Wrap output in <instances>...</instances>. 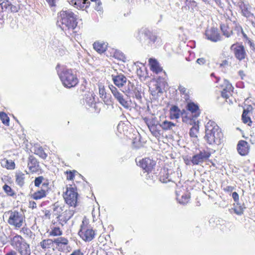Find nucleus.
Returning a JSON list of instances; mask_svg holds the SVG:
<instances>
[{"label": "nucleus", "instance_id": "1", "mask_svg": "<svg viewBox=\"0 0 255 255\" xmlns=\"http://www.w3.org/2000/svg\"><path fill=\"white\" fill-rule=\"evenodd\" d=\"M76 15L69 9L62 10L58 15L57 25L63 30H73L77 24Z\"/></svg>", "mask_w": 255, "mask_h": 255}, {"label": "nucleus", "instance_id": "2", "mask_svg": "<svg viewBox=\"0 0 255 255\" xmlns=\"http://www.w3.org/2000/svg\"><path fill=\"white\" fill-rule=\"evenodd\" d=\"M205 140L209 144L219 145L222 142L223 134L219 126L213 121H209L206 125Z\"/></svg>", "mask_w": 255, "mask_h": 255}, {"label": "nucleus", "instance_id": "3", "mask_svg": "<svg viewBox=\"0 0 255 255\" xmlns=\"http://www.w3.org/2000/svg\"><path fill=\"white\" fill-rule=\"evenodd\" d=\"M58 75L63 85L65 87L69 88L74 87L79 82L76 74L72 69H64Z\"/></svg>", "mask_w": 255, "mask_h": 255}, {"label": "nucleus", "instance_id": "4", "mask_svg": "<svg viewBox=\"0 0 255 255\" xmlns=\"http://www.w3.org/2000/svg\"><path fill=\"white\" fill-rule=\"evenodd\" d=\"M11 245L20 255H31L30 246L19 235L15 236L11 241Z\"/></svg>", "mask_w": 255, "mask_h": 255}, {"label": "nucleus", "instance_id": "5", "mask_svg": "<svg viewBox=\"0 0 255 255\" xmlns=\"http://www.w3.org/2000/svg\"><path fill=\"white\" fill-rule=\"evenodd\" d=\"M138 37L140 43L144 47L152 46L157 38L156 35L145 28L140 29Z\"/></svg>", "mask_w": 255, "mask_h": 255}, {"label": "nucleus", "instance_id": "6", "mask_svg": "<svg viewBox=\"0 0 255 255\" xmlns=\"http://www.w3.org/2000/svg\"><path fill=\"white\" fill-rule=\"evenodd\" d=\"M187 109L190 113H188L185 116H183V122L190 125L196 123L195 119L200 115L198 106L193 103H190L187 104Z\"/></svg>", "mask_w": 255, "mask_h": 255}, {"label": "nucleus", "instance_id": "7", "mask_svg": "<svg viewBox=\"0 0 255 255\" xmlns=\"http://www.w3.org/2000/svg\"><path fill=\"white\" fill-rule=\"evenodd\" d=\"M7 214L9 215L7 223L13 226L16 228H20L25 220V216L21 212L17 211H9Z\"/></svg>", "mask_w": 255, "mask_h": 255}, {"label": "nucleus", "instance_id": "8", "mask_svg": "<svg viewBox=\"0 0 255 255\" xmlns=\"http://www.w3.org/2000/svg\"><path fill=\"white\" fill-rule=\"evenodd\" d=\"M78 193L75 189L70 186L67 188L64 193V198L66 203L71 207H75L77 204Z\"/></svg>", "mask_w": 255, "mask_h": 255}, {"label": "nucleus", "instance_id": "9", "mask_svg": "<svg viewBox=\"0 0 255 255\" xmlns=\"http://www.w3.org/2000/svg\"><path fill=\"white\" fill-rule=\"evenodd\" d=\"M78 234L81 238L86 242L92 241L95 235L94 230L90 227L85 225L83 222L81 226V229Z\"/></svg>", "mask_w": 255, "mask_h": 255}, {"label": "nucleus", "instance_id": "10", "mask_svg": "<svg viewBox=\"0 0 255 255\" xmlns=\"http://www.w3.org/2000/svg\"><path fill=\"white\" fill-rule=\"evenodd\" d=\"M109 87L114 98L121 105L127 109H128L129 108V104L128 101L124 98L123 94L120 93L114 86L111 85Z\"/></svg>", "mask_w": 255, "mask_h": 255}, {"label": "nucleus", "instance_id": "11", "mask_svg": "<svg viewBox=\"0 0 255 255\" xmlns=\"http://www.w3.org/2000/svg\"><path fill=\"white\" fill-rule=\"evenodd\" d=\"M210 155V153L208 151L205 150L200 151L199 153L195 154L192 157V164H200L206 161Z\"/></svg>", "mask_w": 255, "mask_h": 255}, {"label": "nucleus", "instance_id": "12", "mask_svg": "<svg viewBox=\"0 0 255 255\" xmlns=\"http://www.w3.org/2000/svg\"><path fill=\"white\" fill-rule=\"evenodd\" d=\"M231 49L233 51L235 57L240 61L244 59L247 56L245 47L242 45L233 44Z\"/></svg>", "mask_w": 255, "mask_h": 255}, {"label": "nucleus", "instance_id": "13", "mask_svg": "<svg viewBox=\"0 0 255 255\" xmlns=\"http://www.w3.org/2000/svg\"><path fill=\"white\" fill-rule=\"evenodd\" d=\"M205 35L207 39L212 42H216L221 39V36L218 29L214 27L207 29L205 32Z\"/></svg>", "mask_w": 255, "mask_h": 255}, {"label": "nucleus", "instance_id": "14", "mask_svg": "<svg viewBox=\"0 0 255 255\" xmlns=\"http://www.w3.org/2000/svg\"><path fill=\"white\" fill-rule=\"evenodd\" d=\"M53 242H54L59 251L62 252L70 251V247L67 246L69 243L67 239L64 237H59L54 239Z\"/></svg>", "mask_w": 255, "mask_h": 255}, {"label": "nucleus", "instance_id": "15", "mask_svg": "<svg viewBox=\"0 0 255 255\" xmlns=\"http://www.w3.org/2000/svg\"><path fill=\"white\" fill-rule=\"evenodd\" d=\"M137 164L143 169L145 170V171L149 172L153 168L155 165V162L149 158H145L139 160Z\"/></svg>", "mask_w": 255, "mask_h": 255}, {"label": "nucleus", "instance_id": "16", "mask_svg": "<svg viewBox=\"0 0 255 255\" xmlns=\"http://www.w3.org/2000/svg\"><path fill=\"white\" fill-rule=\"evenodd\" d=\"M27 166L31 172H37L40 170L39 162L33 155H30L28 158Z\"/></svg>", "mask_w": 255, "mask_h": 255}, {"label": "nucleus", "instance_id": "17", "mask_svg": "<svg viewBox=\"0 0 255 255\" xmlns=\"http://www.w3.org/2000/svg\"><path fill=\"white\" fill-rule=\"evenodd\" d=\"M250 147L249 143L245 140H240L237 145L238 153L242 156L247 155L250 151Z\"/></svg>", "mask_w": 255, "mask_h": 255}, {"label": "nucleus", "instance_id": "18", "mask_svg": "<svg viewBox=\"0 0 255 255\" xmlns=\"http://www.w3.org/2000/svg\"><path fill=\"white\" fill-rule=\"evenodd\" d=\"M112 79L114 84L119 88L122 87L127 82V78L122 74L117 75H113Z\"/></svg>", "mask_w": 255, "mask_h": 255}, {"label": "nucleus", "instance_id": "19", "mask_svg": "<svg viewBox=\"0 0 255 255\" xmlns=\"http://www.w3.org/2000/svg\"><path fill=\"white\" fill-rule=\"evenodd\" d=\"M179 190L176 191V198L179 201V202L181 204H185L188 202L190 195L188 193H184L183 194H180L181 189H179Z\"/></svg>", "mask_w": 255, "mask_h": 255}, {"label": "nucleus", "instance_id": "20", "mask_svg": "<svg viewBox=\"0 0 255 255\" xmlns=\"http://www.w3.org/2000/svg\"><path fill=\"white\" fill-rule=\"evenodd\" d=\"M225 83L226 86L222 91L221 95L223 97L227 99L229 98L230 95H231V92L233 91V87L227 80H225Z\"/></svg>", "mask_w": 255, "mask_h": 255}, {"label": "nucleus", "instance_id": "21", "mask_svg": "<svg viewBox=\"0 0 255 255\" xmlns=\"http://www.w3.org/2000/svg\"><path fill=\"white\" fill-rule=\"evenodd\" d=\"M68 1L70 4L80 8L84 7L85 4H87L86 7H87L90 4V1L88 0H68Z\"/></svg>", "mask_w": 255, "mask_h": 255}, {"label": "nucleus", "instance_id": "22", "mask_svg": "<svg viewBox=\"0 0 255 255\" xmlns=\"http://www.w3.org/2000/svg\"><path fill=\"white\" fill-rule=\"evenodd\" d=\"M238 4L242 11V14L246 17H249L251 15V12L249 10V6L242 1H241L238 3Z\"/></svg>", "mask_w": 255, "mask_h": 255}, {"label": "nucleus", "instance_id": "23", "mask_svg": "<svg viewBox=\"0 0 255 255\" xmlns=\"http://www.w3.org/2000/svg\"><path fill=\"white\" fill-rule=\"evenodd\" d=\"M93 47L98 52L101 53L106 50L107 44L103 42H95L93 44Z\"/></svg>", "mask_w": 255, "mask_h": 255}, {"label": "nucleus", "instance_id": "24", "mask_svg": "<svg viewBox=\"0 0 255 255\" xmlns=\"http://www.w3.org/2000/svg\"><path fill=\"white\" fill-rule=\"evenodd\" d=\"M15 182L20 187L23 186L25 178V174L21 172H18L15 174Z\"/></svg>", "mask_w": 255, "mask_h": 255}, {"label": "nucleus", "instance_id": "25", "mask_svg": "<svg viewBox=\"0 0 255 255\" xmlns=\"http://www.w3.org/2000/svg\"><path fill=\"white\" fill-rule=\"evenodd\" d=\"M54 242L51 239H45L40 243V246L42 249L46 250L50 249L53 247Z\"/></svg>", "mask_w": 255, "mask_h": 255}, {"label": "nucleus", "instance_id": "26", "mask_svg": "<svg viewBox=\"0 0 255 255\" xmlns=\"http://www.w3.org/2000/svg\"><path fill=\"white\" fill-rule=\"evenodd\" d=\"M149 62L151 65V69L156 73H158L162 71V68L159 66L158 63L154 59H149Z\"/></svg>", "mask_w": 255, "mask_h": 255}, {"label": "nucleus", "instance_id": "27", "mask_svg": "<svg viewBox=\"0 0 255 255\" xmlns=\"http://www.w3.org/2000/svg\"><path fill=\"white\" fill-rule=\"evenodd\" d=\"M1 165L8 169H13L15 167V163L12 160L3 159L0 161Z\"/></svg>", "mask_w": 255, "mask_h": 255}, {"label": "nucleus", "instance_id": "28", "mask_svg": "<svg viewBox=\"0 0 255 255\" xmlns=\"http://www.w3.org/2000/svg\"><path fill=\"white\" fill-rule=\"evenodd\" d=\"M220 27L223 34L226 37H229L233 34L232 29L228 24H221Z\"/></svg>", "mask_w": 255, "mask_h": 255}, {"label": "nucleus", "instance_id": "29", "mask_svg": "<svg viewBox=\"0 0 255 255\" xmlns=\"http://www.w3.org/2000/svg\"><path fill=\"white\" fill-rule=\"evenodd\" d=\"M180 111L178 108L174 106L172 107L170 110V116L172 119H176L179 118Z\"/></svg>", "mask_w": 255, "mask_h": 255}, {"label": "nucleus", "instance_id": "30", "mask_svg": "<svg viewBox=\"0 0 255 255\" xmlns=\"http://www.w3.org/2000/svg\"><path fill=\"white\" fill-rule=\"evenodd\" d=\"M64 210V205H60L58 203H55L53 205V211L54 212V214L58 217L61 216V214Z\"/></svg>", "mask_w": 255, "mask_h": 255}, {"label": "nucleus", "instance_id": "31", "mask_svg": "<svg viewBox=\"0 0 255 255\" xmlns=\"http://www.w3.org/2000/svg\"><path fill=\"white\" fill-rule=\"evenodd\" d=\"M46 195V192L44 190L41 189L34 192L31 195V197L36 200H39L45 197Z\"/></svg>", "mask_w": 255, "mask_h": 255}, {"label": "nucleus", "instance_id": "32", "mask_svg": "<svg viewBox=\"0 0 255 255\" xmlns=\"http://www.w3.org/2000/svg\"><path fill=\"white\" fill-rule=\"evenodd\" d=\"M175 126V125L174 123L166 120L164 121L161 124H160V126L162 128L165 130L171 129L172 128Z\"/></svg>", "mask_w": 255, "mask_h": 255}, {"label": "nucleus", "instance_id": "33", "mask_svg": "<svg viewBox=\"0 0 255 255\" xmlns=\"http://www.w3.org/2000/svg\"><path fill=\"white\" fill-rule=\"evenodd\" d=\"M34 153L43 159H46L47 156V154L44 151L42 147L41 146L35 148Z\"/></svg>", "mask_w": 255, "mask_h": 255}, {"label": "nucleus", "instance_id": "34", "mask_svg": "<svg viewBox=\"0 0 255 255\" xmlns=\"http://www.w3.org/2000/svg\"><path fill=\"white\" fill-rule=\"evenodd\" d=\"M74 214V211L73 210L68 209L66 210L64 212V217L63 221L67 222L70 220Z\"/></svg>", "mask_w": 255, "mask_h": 255}, {"label": "nucleus", "instance_id": "35", "mask_svg": "<svg viewBox=\"0 0 255 255\" xmlns=\"http://www.w3.org/2000/svg\"><path fill=\"white\" fill-rule=\"evenodd\" d=\"M20 232L23 233L26 238L32 239L34 238L35 236L34 234L32 233L31 231L27 228L23 227L20 230Z\"/></svg>", "mask_w": 255, "mask_h": 255}, {"label": "nucleus", "instance_id": "36", "mask_svg": "<svg viewBox=\"0 0 255 255\" xmlns=\"http://www.w3.org/2000/svg\"><path fill=\"white\" fill-rule=\"evenodd\" d=\"M249 111L247 110H244L242 114V120L244 123H248L249 126H251L252 123L251 120L249 117L248 116Z\"/></svg>", "mask_w": 255, "mask_h": 255}, {"label": "nucleus", "instance_id": "37", "mask_svg": "<svg viewBox=\"0 0 255 255\" xmlns=\"http://www.w3.org/2000/svg\"><path fill=\"white\" fill-rule=\"evenodd\" d=\"M194 124H195V123ZM198 128H199V126L196 125H195L194 126H193L190 128L189 134L191 137H197V134L198 133Z\"/></svg>", "mask_w": 255, "mask_h": 255}, {"label": "nucleus", "instance_id": "38", "mask_svg": "<svg viewBox=\"0 0 255 255\" xmlns=\"http://www.w3.org/2000/svg\"><path fill=\"white\" fill-rule=\"evenodd\" d=\"M0 119L3 124L6 126L9 125V119L5 113L0 112Z\"/></svg>", "mask_w": 255, "mask_h": 255}, {"label": "nucleus", "instance_id": "39", "mask_svg": "<svg viewBox=\"0 0 255 255\" xmlns=\"http://www.w3.org/2000/svg\"><path fill=\"white\" fill-rule=\"evenodd\" d=\"M2 188L4 192L8 196H13L15 194L14 191L11 189V188L6 184H5L3 186Z\"/></svg>", "mask_w": 255, "mask_h": 255}, {"label": "nucleus", "instance_id": "40", "mask_svg": "<svg viewBox=\"0 0 255 255\" xmlns=\"http://www.w3.org/2000/svg\"><path fill=\"white\" fill-rule=\"evenodd\" d=\"M50 236H58L62 234V231L59 228H54L49 233Z\"/></svg>", "mask_w": 255, "mask_h": 255}, {"label": "nucleus", "instance_id": "41", "mask_svg": "<svg viewBox=\"0 0 255 255\" xmlns=\"http://www.w3.org/2000/svg\"><path fill=\"white\" fill-rule=\"evenodd\" d=\"M133 96L138 100H140L141 99V95L140 91L138 90L137 87H134L132 89Z\"/></svg>", "mask_w": 255, "mask_h": 255}, {"label": "nucleus", "instance_id": "42", "mask_svg": "<svg viewBox=\"0 0 255 255\" xmlns=\"http://www.w3.org/2000/svg\"><path fill=\"white\" fill-rule=\"evenodd\" d=\"M244 208L245 207H243L242 206L237 204L234 208L235 213L238 215H241L243 213Z\"/></svg>", "mask_w": 255, "mask_h": 255}, {"label": "nucleus", "instance_id": "43", "mask_svg": "<svg viewBox=\"0 0 255 255\" xmlns=\"http://www.w3.org/2000/svg\"><path fill=\"white\" fill-rule=\"evenodd\" d=\"M0 4L2 9H5V10H9L11 3L8 0H4Z\"/></svg>", "mask_w": 255, "mask_h": 255}, {"label": "nucleus", "instance_id": "44", "mask_svg": "<svg viewBox=\"0 0 255 255\" xmlns=\"http://www.w3.org/2000/svg\"><path fill=\"white\" fill-rule=\"evenodd\" d=\"M44 178L43 176H40L36 177L34 180V185L36 187H39L41 184H42Z\"/></svg>", "mask_w": 255, "mask_h": 255}, {"label": "nucleus", "instance_id": "45", "mask_svg": "<svg viewBox=\"0 0 255 255\" xmlns=\"http://www.w3.org/2000/svg\"><path fill=\"white\" fill-rule=\"evenodd\" d=\"M92 2H95V9L97 11H101L103 9L102 6V2L99 0H91Z\"/></svg>", "mask_w": 255, "mask_h": 255}, {"label": "nucleus", "instance_id": "46", "mask_svg": "<svg viewBox=\"0 0 255 255\" xmlns=\"http://www.w3.org/2000/svg\"><path fill=\"white\" fill-rule=\"evenodd\" d=\"M19 8V5L18 4L13 5L11 3L8 10H10L12 12H16L18 11Z\"/></svg>", "mask_w": 255, "mask_h": 255}, {"label": "nucleus", "instance_id": "47", "mask_svg": "<svg viewBox=\"0 0 255 255\" xmlns=\"http://www.w3.org/2000/svg\"><path fill=\"white\" fill-rule=\"evenodd\" d=\"M155 90L152 91V95H156V94H158V93H161L162 92L161 88L158 85V84L155 85Z\"/></svg>", "mask_w": 255, "mask_h": 255}, {"label": "nucleus", "instance_id": "48", "mask_svg": "<svg viewBox=\"0 0 255 255\" xmlns=\"http://www.w3.org/2000/svg\"><path fill=\"white\" fill-rule=\"evenodd\" d=\"M184 162L187 165H190L192 164V157L189 158L187 157L183 158Z\"/></svg>", "mask_w": 255, "mask_h": 255}, {"label": "nucleus", "instance_id": "49", "mask_svg": "<svg viewBox=\"0 0 255 255\" xmlns=\"http://www.w3.org/2000/svg\"><path fill=\"white\" fill-rule=\"evenodd\" d=\"M58 0H46L50 6H55L56 2Z\"/></svg>", "mask_w": 255, "mask_h": 255}, {"label": "nucleus", "instance_id": "50", "mask_svg": "<svg viewBox=\"0 0 255 255\" xmlns=\"http://www.w3.org/2000/svg\"><path fill=\"white\" fill-rule=\"evenodd\" d=\"M206 61L205 59L204 58H198L196 60L197 63L198 64H199V65H203V64H204L206 63Z\"/></svg>", "mask_w": 255, "mask_h": 255}, {"label": "nucleus", "instance_id": "51", "mask_svg": "<svg viewBox=\"0 0 255 255\" xmlns=\"http://www.w3.org/2000/svg\"><path fill=\"white\" fill-rule=\"evenodd\" d=\"M67 173L68 174L67 179L68 180H72L74 177V175L73 172L70 171L69 172L67 171Z\"/></svg>", "mask_w": 255, "mask_h": 255}, {"label": "nucleus", "instance_id": "52", "mask_svg": "<svg viewBox=\"0 0 255 255\" xmlns=\"http://www.w3.org/2000/svg\"><path fill=\"white\" fill-rule=\"evenodd\" d=\"M128 90H126V91L125 92L127 94L130 93V91L131 90V89L130 88V87H131L132 88H133V85L132 84H131L130 81H128Z\"/></svg>", "mask_w": 255, "mask_h": 255}, {"label": "nucleus", "instance_id": "53", "mask_svg": "<svg viewBox=\"0 0 255 255\" xmlns=\"http://www.w3.org/2000/svg\"><path fill=\"white\" fill-rule=\"evenodd\" d=\"M232 197L235 202L239 201V195L236 192H234L232 193Z\"/></svg>", "mask_w": 255, "mask_h": 255}, {"label": "nucleus", "instance_id": "54", "mask_svg": "<svg viewBox=\"0 0 255 255\" xmlns=\"http://www.w3.org/2000/svg\"><path fill=\"white\" fill-rule=\"evenodd\" d=\"M70 255H83V254L80 250H76L73 251Z\"/></svg>", "mask_w": 255, "mask_h": 255}, {"label": "nucleus", "instance_id": "55", "mask_svg": "<svg viewBox=\"0 0 255 255\" xmlns=\"http://www.w3.org/2000/svg\"><path fill=\"white\" fill-rule=\"evenodd\" d=\"M178 90L181 93L183 94H185L187 91L186 88L181 85L179 86Z\"/></svg>", "mask_w": 255, "mask_h": 255}, {"label": "nucleus", "instance_id": "56", "mask_svg": "<svg viewBox=\"0 0 255 255\" xmlns=\"http://www.w3.org/2000/svg\"><path fill=\"white\" fill-rule=\"evenodd\" d=\"M234 189V188L232 186H228L225 188V191L227 192H232Z\"/></svg>", "mask_w": 255, "mask_h": 255}, {"label": "nucleus", "instance_id": "57", "mask_svg": "<svg viewBox=\"0 0 255 255\" xmlns=\"http://www.w3.org/2000/svg\"><path fill=\"white\" fill-rule=\"evenodd\" d=\"M5 255H17V254L15 251H11L6 254Z\"/></svg>", "mask_w": 255, "mask_h": 255}, {"label": "nucleus", "instance_id": "58", "mask_svg": "<svg viewBox=\"0 0 255 255\" xmlns=\"http://www.w3.org/2000/svg\"><path fill=\"white\" fill-rule=\"evenodd\" d=\"M99 94L102 96H103L105 95V90L104 89H99Z\"/></svg>", "mask_w": 255, "mask_h": 255}, {"label": "nucleus", "instance_id": "59", "mask_svg": "<svg viewBox=\"0 0 255 255\" xmlns=\"http://www.w3.org/2000/svg\"><path fill=\"white\" fill-rule=\"evenodd\" d=\"M30 205L32 208H35L36 207V204L35 202L33 201L32 202H30Z\"/></svg>", "mask_w": 255, "mask_h": 255}, {"label": "nucleus", "instance_id": "60", "mask_svg": "<svg viewBox=\"0 0 255 255\" xmlns=\"http://www.w3.org/2000/svg\"><path fill=\"white\" fill-rule=\"evenodd\" d=\"M239 74L241 77V78L243 79V76H245V74L244 73V71H242V70L239 71Z\"/></svg>", "mask_w": 255, "mask_h": 255}, {"label": "nucleus", "instance_id": "61", "mask_svg": "<svg viewBox=\"0 0 255 255\" xmlns=\"http://www.w3.org/2000/svg\"><path fill=\"white\" fill-rule=\"evenodd\" d=\"M118 58L120 60H124V59L125 58V57L123 54H120Z\"/></svg>", "mask_w": 255, "mask_h": 255}, {"label": "nucleus", "instance_id": "62", "mask_svg": "<svg viewBox=\"0 0 255 255\" xmlns=\"http://www.w3.org/2000/svg\"><path fill=\"white\" fill-rule=\"evenodd\" d=\"M228 63V61L227 60H224L222 62V63L221 64V66H224L226 65H227Z\"/></svg>", "mask_w": 255, "mask_h": 255}, {"label": "nucleus", "instance_id": "63", "mask_svg": "<svg viewBox=\"0 0 255 255\" xmlns=\"http://www.w3.org/2000/svg\"><path fill=\"white\" fill-rule=\"evenodd\" d=\"M167 179H161V177H160V180L162 181V182H164V183H166L168 181H169L170 179H168V177H167L166 178Z\"/></svg>", "mask_w": 255, "mask_h": 255}, {"label": "nucleus", "instance_id": "64", "mask_svg": "<svg viewBox=\"0 0 255 255\" xmlns=\"http://www.w3.org/2000/svg\"><path fill=\"white\" fill-rule=\"evenodd\" d=\"M45 215L46 216H49V215H50V212H49V211H47H47H45Z\"/></svg>", "mask_w": 255, "mask_h": 255}]
</instances>
